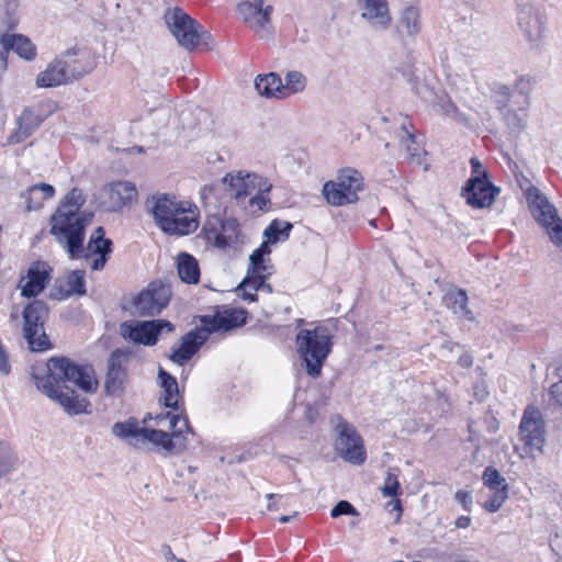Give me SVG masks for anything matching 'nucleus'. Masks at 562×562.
<instances>
[{"instance_id":"nucleus-52","label":"nucleus","mask_w":562,"mask_h":562,"mask_svg":"<svg viewBox=\"0 0 562 562\" xmlns=\"http://www.w3.org/2000/svg\"><path fill=\"white\" fill-rule=\"evenodd\" d=\"M415 91L425 101L431 100V98L434 95L432 89H430L426 85H416L415 86Z\"/></svg>"},{"instance_id":"nucleus-39","label":"nucleus","mask_w":562,"mask_h":562,"mask_svg":"<svg viewBox=\"0 0 562 562\" xmlns=\"http://www.w3.org/2000/svg\"><path fill=\"white\" fill-rule=\"evenodd\" d=\"M18 1L16 0H3L1 10L3 12L2 23L9 29L13 30L19 23L18 18Z\"/></svg>"},{"instance_id":"nucleus-16","label":"nucleus","mask_w":562,"mask_h":562,"mask_svg":"<svg viewBox=\"0 0 562 562\" xmlns=\"http://www.w3.org/2000/svg\"><path fill=\"white\" fill-rule=\"evenodd\" d=\"M171 297L169 285L150 283L134 300L135 313L140 316H155L168 305Z\"/></svg>"},{"instance_id":"nucleus-46","label":"nucleus","mask_w":562,"mask_h":562,"mask_svg":"<svg viewBox=\"0 0 562 562\" xmlns=\"http://www.w3.org/2000/svg\"><path fill=\"white\" fill-rule=\"evenodd\" d=\"M356 514V509L353 506L347 501H339L331 509V517L337 518L341 515H353Z\"/></svg>"},{"instance_id":"nucleus-34","label":"nucleus","mask_w":562,"mask_h":562,"mask_svg":"<svg viewBox=\"0 0 562 562\" xmlns=\"http://www.w3.org/2000/svg\"><path fill=\"white\" fill-rule=\"evenodd\" d=\"M401 130L402 135H400V142L402 146L405 147L407 159H409L412 164L420 165L425 150L419 146L415 135L411 133L405 125H402Z\"/></svg>"},{"instance_id":"nucleus-1","label":"nucleus","mask_w":562,"mask_h":562,"mask_svg":"<svg viewBox=\"0 0 562 562\" xmlns=\"http://www.w3.org/2000/svg\"><path fill=\"white\" fill-rule=\"evenodd\" d=\"M85 201L81 190L72 189L52 216L50 233L67 250L70 258L85 257L87 261H90L92 270H101L112 251V241L104 238V229L100 226L92 233L87 247H83L85 227L88 218L79 213V210Z\"/></svg>"},{"instance_id":"nucleus-10","label":"nucleus","mask_w":562,"mask_h":562,"mask_svg":"<svg viewBox=\"0 0 562 562\" xmlns=\"http://www.w3.org/2000/svg\"><path fill=\"white\" fill-rule=\"evenodd\" d=\"M112 432L135 448H143L147 443H153L169 452L173 450V442L169 432L162 429L138 427L136 422L116 423L112 427Z\"/></svg>"},{"instance_id":"nucleus-40","label":"nucleus","mask_w":562,"mask_h":562,"mask_svg":"<svg viewBox=\"0 0 562 562\" xmlns=\"http://www.w3.org/2000/svg\"><path fill=\"white\" fill-rule=\"evenodd\" d=\"M482 480L484 485L488 487L491 491L508 486L505 477L499 473L498 470L492 467H488L484 470Z\"/></svg>"},{"instance_id":"nucleus-56","label":"nucleus","mask_w":562,"mask_h":562,"mask_svg":"<svg viewBox=\"0 0 562 562\" xmlns=\"http://www.w3.org/2000/svg\"><path fill=\"white\" fill-rule=\"evenodd\" d=\"M473 363V358L469 353H462L458 358V364L462 368H470Z\"/></svg>"},{"instance_id":"nucleus-19","label":"nucleus","mask_w":562,"mask_h":562,"mask_svg":"<svg viewBox=\"0 0 562 562\" xmlns=\"http://www.w3.org/2000/svg\"><path fill=\"white\" fill-rule=\"evenodd\" d=\"M100 198L105 210L117 212L137 199V189L133 182L116 181L104 187Z\"/></svg>"},{"instance_id":"nucleus-30","label":"nucleus","mask_w":562,"mask_h":562,"mask_svg":"<svg viewBox=\"0 0 562 562\" xmlns=\"http://www.w3.org/2000/svg\"><path fill=\"white\" fill-rule=\"evenodd\" d=\"M158 381L162 389L160 402L167 408H176L179 402V386L176 378L166 372L162 368L158 371Z\"/></svg>"},{"instance_id":"nucleus-47","label":"nucleus","mask_w":562,"mask_h":562,"mask_svg":"<svg viewBox=\"0 0 562 562\" xmlns=\"http://www.w3.org/2000/svg\"><path fill=\"white\" fill-rule=\"evenodd\" d=\"M454 499L461 505V507L464 510H471L473 504V497L471 492L459 490L454 494Z\"/></svg>"},{"instance_id":"nucleus-31","label":"nucleus","mask_w":562,"mask_h":562,"mask_svg":"<svg viewBox=\"0 0 562 562\" xmlns=\"http://www.w3.org/2000/svg\"><path fill=\"white\" fill-rule=\"evenodd\" d=\"M177 270L181 281L196 284L200 281V267L198 260L188 252H180L177 258Z\"/></svg>"},{"instance_id":"nucleus-44","label":"nucleus","mask_w":562,"mask_h":562,"mask_svg":"<svg viewBox=\"0 0 562 562\" xmlns=\"http://www.w3.org/2000/svg\"><path fill=\"white\" fill-rule=\"evenodd\" d=\"M400 490V483L396 475L389 473L385 477L384 485L382 487V494L385 497L397 496Z\"/></svg>"},{"instance_id":"nucleus-62","label":"nucleus","mask_w":562,"mask_h":562,"mask_svg":"<svg viewBox=\"0 0 562 562\" xmlns=\"http://www.w3.org/2000/svg\"><path fill=\"white\" fill-rule=\"evenodd\" d=\"M296 515H297V513H294L292 516H282V517L279 518V521L281 524L289 522L292 519V517H294Z\"/></svg>"},{"instance_id":"nucleus-13","label":"nucleus","mask_w":562,"mask_h":562,"mask_svg":"<svg viewBox=\"0 0 562 562\" xmlns=\"http://www.w3.org/2000/svg\"><path fill=\"white\" fill-rule=\"evenodd\" d=\"M519 439L525 445V456L541 453L546 443V425L540 411L528 406L519 424Z\"/></svg>"},{"instance_id":"nucleus-9","label":"nucleus","mask_w":562,"mask_h":562,"mask_svg":"<svg viewBox=\"0 0 562 562\" xmlns=\"http://www.w3.org/2000/svg\"><path fill=\"white\" fill-rule=\"evenodd\" d=\"M527 201L538 224L547 229L552 243L562 247V218L555 206L537 188L527 191Z\"/></svg>"},{"instance_id":"nucleus-53","label":"nucleus","mask_w":562,"mask_h":562,"mask_svg":"<svg viewBox=\"0 0 562 562\" xmlns=\"http://www.w3.org/2000/svg\"><path fill=\"white\" fill-rule=\"evenodd\" d=\"M493 91L497 95H501L504 100H508L512 97L510 88L503 83H495L493 87Z\"/></svg>"},{"instance_id":"nucleus-29","label":"nucleus","mask_w":562,"mask_h":562,"mask_svg":"<svg viewBox=\"0 0 562 562\" xmlns=\"http://www.w3.org/2000/svg\"><path fill=\"white\" fill-rule=\"evenodd\" d=\"M0 44L5 53L13 50L25 60H33L36 56V47L30 38L22 34H4L0 38Z\"/></svg>"},{"instance_id":"nucleus-32","label":"nucleus","mask_w":562,"mask_h":562,"mask_svg":"<svg viewBox=\"0 0 562 562\" xmlns=\"http://www.w3.org/2000/svg\"><path fill=\"white\" fill-rule=\"evenodd\" d=\"M255 88L261 97L282 99V79L276 72L258 75Z\"/></svg>"},{"instance_id":"nucleus-51","label":"nucleus","mask_w":562,"mask_h":562,"mask_svg":"<svg viewBox=\"0 0 562 562\" xmlns=\"http://www.w3.org/2000/svg\"><path fill=\"white\" fill-rule=\"evenodd\" d=\"M515 89L524 95H528L531 91V80L528 77L521 76L515 82Z\"/></svg>"},{"instance_id":"nucleus-33","label":"nucleus","mask_w":562,"mask_h":562,"mask_svg":"<svg viewBox=\"0 0 562 562\" xmlns=\"http://www.w3.org/2000/svg\"><path fill=\"white\" fill-rule=\"evenodd\" d=\"M41 122L42 120L33 110L25 109L18 119L19 126L11 139L15 143L24 140L40 126Z\"/></svg>"},{"instance_id":"nucleus-11","label":"nucleus","mask_w":562,"mask_h":562,"mask_svg":"<svg viewBox=\"0 0 562 562\" xmlns=\"http://www.w3.org/2000/svg\"><path fill=\"white\" fill-rule=\"evenodd\" d=\"M75 55V53L67 52L50 61L46 69L37 75L36 86L38 88H53L83 76L88 70L78 64L74 57Z\"/></svg>"},{"instance_id":"nucleus-64","label":"nucleus","mask_w":562,"mask_h":562,"mask_svg":"<svg viewBox=\"0 0 562 562\" xmlns=\"http://www.w3.org/2000/svg\"><path fill=\"white\" fill-rule=\"evenodd\" d=\"M7 56L8 53H5V49L3 48V52L0 53V58L4 61V64L7 63Z\"/></svg>"},{"instance_id":"nucleus-6","label":"nucleus","mask_w":562,"mask_h":562,"mask_svg":"<svg viewBox=\"0 0 562 562\" xmlns=\"http://www.w3.org/2000/svg\"><path fill=\"white\" fill-rule=\"evenodd\" d=\"M165 19L178 44L186 49L191 50L200 44H203L205 47L212 46V35L202 30L201 25L181 9L169 11Z\"/></svg>"},{"instance_id":"nucleus-58","label":"nucleus","mask_w":562,"mask_h":562,"mask_svg":"<svg viewBox=\"0 0 562 562\" xmlns=\"http://www.w3.org/2000/svg\"><path fill=\"white\" fill-rule=\"evenodd\" d=\"M508 122L513 128L520 130L522 127L521 120L515 113L508 115Z\"/></svg>"},{"instance_id":"nucleus-15","label":"nucleus","mask_w":562,"mask_h":562,"mask_svg":"<svg viewBox=\"0 0 562 562\" xmlns=\"http://www.w3.org/2000/svg\"><path fill=\"white\" fill-rule=\"evenodd\" d=\"M202 234L207 243L217 248H225L237 241L239 236V224L234 217H220L216 215L207 217Z\"/></svg>"},{"instance_id":"nucleus-18","label":"nucleus","mask_w":562,"mask_h":562,"mask_svg":"<svg viewBox=\"0 0 562 562\" xmlns=\"http://www.w3.org/2000/svg\"><path fill=\"white\" fill-rule=\"evenodd\" d=\"M173 325L165 319L136 322L135 324L124 323L121 325V334L136 344L153 346L160 333L173 331Z\"/></svg>"},{"instance_id":"nucleus-57","label":"nucleus","mask_w":562,"mask_h":562,"mask_svg":"<svg viewBox=\"0 0 562 562\" xmlns=\"http://www.w3.org/2000/svg\"><path fill=\"white\" fill-rule=\"evenodd\" d=\"M386 507L389 508L390 512H392V510L398 512L397 518H400L401 513H402V506H401L400 499L395 498V499L390 501L386 504Z\"/></svg>"},{"instance_id":"nucleus-28","label":"nucleus","mask_w":562,"mask_h":562,"mask_svg":"<svg viewBox=\"0 0 562 562\" xmlns=\"http://www.w3.org/2000/svg\"><path fill=\"white\" fill-rule=\"evenodd\" d=\"M86 293L85 271L74 270L64 279L57 281L55 297L64 300L72 295H83Z\"/></svg>"},{"instance_id":"nucleus-4","label":"nucleus","mask_w":562,"mask_h":562,"mask_svg":"<svg viewBox=\"0 0 562 562\" xmlns=\"http://www.w3.org/2000/svg\"><path fill=\"white\" fill-rule=\"evenodd\" d=\"M296 349L307 374L321 375L322 367L331 350V336L325 326L301 329L296 335Z\"/></svg>"},{"instance_id":"nucleus-41","label":"nucleus","mask_w":562,"mask_h":562,"mask_svg":"<svg viewBox=\"0 0 562 562\" xmlns=\"http://www.w3.org/2000/svg\"><path fill=\"white\" fill-rule=\"evenodd\" d=\"M268 193L269 192L256 190L252 193L254 195L249 199L246 210L252 215L267 210L268 205L270 204V199L268 198Z\"/></svg>"},{"instance_id":"nucleus-36","label":"nucleus","mask_w":562,"mask_h":562,"mask_svg":"<svg viewBox=\"0 0 562 562\" xmlns=\"http://www.w3.org/2000/svg\"><path fill=\"white\" fill-rule=\"evenodd\" d=\"M306 82L307 79L302 72L297 70L288 71L284 76V82L282 81V99L304 91Z\"/></svg>"},{"instance_id":"nucleus-61","label":"nucleus","mask_w":562,"mask_h":562,"mask_svg":"<svg viewBox=\"0 0 562 562\" xmlns=\"http://www.w3.org/2000/svg\"><path fill=\"white\" fill-rule=\"evenodd\" d=\"M213 193V188L212 187H207L205 186L202 191H201V198L202 200H206L209 198V195H211Z\"/></svg>"},{"instance_id":"nucleus-45","label":"nucleus","mask_w":562,"mask_h":562,"mask_svg":"<svg viewBox=\"0 0 562 562\" xmlns=\"http://www.w3.org/2000/svg\"><path fill=\"white\" fill-rule=\"evenodd\" d=\"M37 194H40L45 201L54 196L55 189L53 188V186L47 183L35 184L29 188V198Z\"/></svg>"},{"instance_id":"nucleus-17","label":"nucleus","mask_w":562,"mask_h":562,"mask_svg":"<svg viewBox=\"0 0 562 562\" xmlns=\"http://www.w3.org/2000/svg\"><path fill=\"white\" fill-rule=\"evenodd\" d=\"M338 438L336 440V450L346 461L359 465L366 461V450L363 441L357 431L345 423L341 417H337Z\"/></svg>"},{"instance_id":"nucleus-22","label":"nucleus","mask_w":562,"mask_h":562,"mask_svg":"<svg viewBox=\"0 0 562 562\" xmlns=\"http://www.w3.org/2000/svg\"><path fill=\"white\" fill-rule=\"evenodd\" d=\"M499 190L488 179L470 178L463 192L468 204L473 207H488Z\"/></svg>"},{"instance_id":"nucleus-25","label":"nucleus","mask_w":562,"mask_h":562,"mask_svg":"<svg viewBox=\"0 0 562 562\" xmlns=\"http://www.w3.org/2000/svg\"><path fill=\"white\" fill-rule=\"evenodd\" d=\"M361 18L375 30L391 25L392 16L387 0H357Z\"/></svg>"},{"instance_id":"nucleus-60","label":"nucleus","mask_w":562,"mask_h":562,"mask_svg":"<svg viewBox=\"0 0 562 562\" xmlns=\"http://www.w3.org/2000/svg\"><path fill=\"white\" fill-rule=\"evenodd\" d=\"M471 525V518L469 516H460L456 520V527L468 528Z\"/></svg>"},{"instance_id":"nucleus-12","label":"nucleus","mask_w":562,"mask_h":562,"mask_svg":"<svg viewBox=\"0 0 562 562\" xmlns=\"http://www.w3.org/2000/svg\"><path fill=\"white\" fill-rule=\"evenodd\" d=\"M48 308L43 301L35 300L23 312L24 337L33 351H44L49 348L48 337L44 333V323Z\"/></svg>"},{"instance_id":"nucleus-54","label":"nucleus","mask_w":562,"mask_h":562,"mask_svg":"<svg viewBox=\"0 0 562 562\" xmlns=\"http://www.w3.org/2000/svg\"><path fill=\"white\" fill-rule=\"evenodd\" d=\"M549 393L558 403L562 404V381L552 384Z\"/></svg>"},{"instance_id":"nucleus-49","label":"nucleus","mask_w":562,"mask_h":562,"mask_svg":"<svg viewBox=\"0 0 562 562\" xmlns=\"http://www.w3.org/2000/svg\"><path fill=\"white\" fill-rule=\"evenodd\" d=\"M21 196L24 199L29 211L41 209L44 202V199L40 194L29 198V189L23 192Z\"/></svg>"},{"instance_id":"nucleus-59","label":"nucleus","mask_w":562,"mask_h":562,"mask_svg":"<svg viewBox=\"0 0 562 562\" xmlns=\"http://www.w3.org/2000/svg\"><path fill=\"white\" fill-rule=\"evenodd\" d=\"M469 432H470V437H469V440L475 445V453H477L481 449V445L479 442V440H476L475 436H474V430H473V423H469Z\"/></svg>"},{"instance_id":"nucleus-55","label":"nucleus","mask_w":562,"mask_h":562,"mask_svg":"<svg viewBox=\"0 0 562 562\" xmlns=\"http://www.w3.org/2000/svg\"><path fill=\"white\" fill-rule=\"evenodd\" d=\"M441 109L447 115H453L457 113V108L449 99L442 100Z\"/></svg>"},{"instance_id":"nucleus-48","label":"nucleus","mask_w":562,"mask_h":562,"mask_svg":"<svg viewBox=\"0 0 562 562\" xmlns=\"http://www.w3.org/2000/svg\"><path fill=\"white\" fill-rule=\"evenodd\" d=\"M267 499L269 501L267 509L268 510H278L280 508H284V502L288 499L285 496L281 494H267Z\"/></svg>"},{"instance_id":"nucleus-27","label":"nucleus","mask_w":562,"mask_h":562,"mask_svg":"<svg viewBox=\"0 0 562 562\" xmlns=\"http://www.w3.org/2000/svg\"><path fill=\"white\" fill-rule=\"evenodd\" d=\"M206 340V331L201 327L189 331L181 338L180 346L173 350L171 360L178 364L186 363Z\"/></svg>"},{"instance_id":"nucleus-63","label":"nucleus","mask_w":562,"mask_h":562,"mask_svg":"<svg viewBox=\"0 0 562 562\" xmlns=\"http://www.w3.org/2000/svg\"><path fill=\"white\" fill-rule=\"evenodd\" d=\"M497 428H498V422L495 418H493L491 429L494 432L497 430Z\"/></svg>"},{"instance_id":"nucleus-24","label":"nucleus","mask_w":562,"mask_h":562,"mask_svg":"<svg viewBox=\"0 0 562 562\" xmlns=\"http://www.w3.org/2000/svg\"><path fill=\"white\" fill-rule=\"evenodd\" d=\"M52 268L43 261L34 262L19 282L21 294L26 297L38 295L50 280Z\"/></svg>"},{"instance_id":"nucleus-5","label":"nucleus","mask_w":562,"mask_h":562,"mask_svg":"<svg viewBox=\"0 0 562 562\" xmlns=\"http://www.w3.org/2000/svg\"><path fill=\"white\" fill-rule=\"evenodd\" d=\"M270 244L273 243L267 238L249 257L250 262L247 276L239 285L244 299L256 301L257 291H263L266 293L272 292L271 285L266 282L267 278L272 274L273 269L270 259L266 258V256L270 254Z\"/></svg>"},{"instance_id":"nucleus-8","label":"nucleus","mask_w":562,"mask_h":562,"mask_svg":"<svg viewBox=\"0 0 562 562\" xmlns=\"http://www.w3.org/2000/svg\"><path fill=\"white\" fill-rule=\"evenodd\" d=\"M517 10L518 27L530 48L540 47L547 30L544 12L535 3V0H514Z\"/></svg>"},{"instance_id":"nucleus-26","label":"nucleus","mask_w":562,"mask_h":562,"mask_svg":"<svg viewBox=\"0 0 562 562\" xmlns=\"http://www.w3.org/2000/svg\"><path fill=\"white\" fill-rule=\"evenodd\" d=\"M423 27L420 9L417 5H405L398 14L396 21V33L403 42L414 41Z\"/></svg>"},{"instance_id":"nucleus-38","label":"nucleus","mask_w":562,"mask_h":562,"mask_svg":"<svg viewBox=\"0 0 562 562\" xmlns=\"http://www.w3.org/2000/svg\"><path fill=\"white\" fill-rule=\"evenodd\" d=\"M292 224L285 221L274 220L265 229V237L269 238L270 241L277 243L281 238H288Z\"/></svg>"},{"instance_id":"nucleus-42","label":"nucleus","mask_w":562,"mask_h":562,"mask_svg":"<svg viewBox=\"0 0 562 562\" xmlns=\"http://www.w3.org/2000/svg\"><path fill=\"white\" fill-rule=\"evenodd\" d=\"M508 491H509L508 486H504L498 490H493L492 491L493 495L491 496V498L488 501H486L483 504V507L488 513L498 512L502 508V506L504 505V503L506 502V499L508 498Z\"/></svg>"},{"instance_id":"nucleus-37","label":"nucleus","mask_w":562,"mask_h":562,"mask_svg":"<svg viewBox=\"0 0 562 562\" xmlns=\"http://www.w3.org/2000/svg\"><path fill=\"white\" fill-rule=\"evenodd\" d=\"M468 295L463 290L450 292L447 295V304L453 314L461 318L472 319L471 312L468 308Z\"/></svg>"},{"instance_id":"nucleus-23","label":"nucleus","mask_w":562,"mask_h":562,"mask_svg":"<svg viewBox=\"0 0 562 562\" xmlns=\"http://www.w3.org/2000/svg\"><path fill=\"white\" fill-rule=\"evenodd\" d=\"M128 358V352L121 349H116L110 355L104 382L108 394L113 395L123 390L126 380V364Z\"/></svg>"},{"instance_id":"nucleus-14","label":"nucleus","mask_w":562,"mask_h":562,"mask_svg":"<svg viewBox=\"0 0 562 562\" xmlns=\"http://www.w3.org/2000/svg\"><path fill=\"white\" fill-rule=\"evenodd\" d=\"M223 183L227 186L229 196L237 202L251 195L256 190L270 192L272 188L268 179L244 170L227 173L223 178Z\"/></svg>"},{"instance_id":"nucleus-7","label":"nucleus","mask_w":562,"mask_h":562,"mask_svg":"<svg viewBox=\"0 0 562 562\" xmlns=\"http://www.w3.org/2000/svg\"><path fill=\"white\" fill-rule=\"evenodd\" d=\"M363 189V177L355 168H344L338 171L335 180L326 182L323 195L334 206H342L358 201V193Z\"/></svg>"},{"instance_id":"nucleus-20","label":"nucleus","mask_w":562,"mask_h":562,"mask_svg":"<svg viewBox=\"0 0 562 562\" xmlns=\"http://www.w3.org/2000/svg\"><path fill=\"white\" fill-rule=\"evenodd\" d=\"M247 314L243 310L215 311L213 314L200 316L201 329L211 333L227 331L246 324Z\"/></svg>"},{"instance_id":"nucleus-2","label":"nucleus","mask_w":562,"mask_h":562,"mask_svg":"<svg viewBox=\"0 0 562 562\" xmlns=\"http://www.w3.org/2000/svg\"><path fill=\"white\" fill-rule=\"evenodd\" d=\"M34 379L37 389L70 415L86 412L89 405L86 398L77 395L74 386L91 393L98 384L91 372L63 357L50 358L46 363V374H34Z\"/></svg>"},{"instance_id":"nucleus-3","label":"nucleus","mask_w":562,"mask_h":562,"mask_svg":"<svg viewBox=\"0 0 562 562\" xmlns=\"http://www.w3.org/2000/svg\"><path fill=\"white\" fill-rule=\"evenodd\" d=\"M145 207L155 225L166 235L187 236L199 227L198 206L191 201L178 199L175 194L155 193L146 199Z\"/></svg>"},{"instance_id":"nucleus-50","label":"nucleus","mask_w":562,"mask_h":562,"mask_svg":"<svg viewBox=\"0 0 562 562\" xmlns=\"http://www.w3.org/2000/svg\"><path fill=\"white\" fill-rule=\"evenodd\" d=\"M470 164L472 167L471 178L487 179V171L483 168L482 162L476 157H472Z\"/></svg>"},{"instance_id":"nucleus-35","label":"nucleus","mask_w":562,"mask_h":562,"mask_svg":"<svg viewBox=\"0 0 562 562\" xmlns=\"http://www.w3.org/2000/svg\"><path fill=\"white\" fill-rule=\"evenodd\" d=\"M156 426L165 427L167 426L172 430L173 436H179L183 432V429L190 430L189 423L187 417L180 414H173L172 412H167L165 414H158L155 417Z\"/></svg>"},{"instance_id":"nucleus-21","label":"nucleus","mask_w":562,"mask_h":562,"mask_svg":"<svg viewBox=\"0 0 562 562\" xmlns=\"http://www.w3.org/2000/svg\"><path fill=\"white\" fill-rule=\"evenodd\" d=\"M237 12L256 32H266L271 23L273 7L265 5L263 0H248L237 5Z\"/></svg>"},{"instance_id":"nucleus-43","label":"nucleus","mask_w":562,"mask_h":562,"mask_svg":"<svg viewBox=\"0 0 562 562\" xmlns=\"http://www.w3.org/2000/svg\"><path fill=\"white\" fill-rule=\"evenodd\" d=\"M16 456L9 448H0V477L9 473L15 465Z\"/></svg>"}]
</instances>
